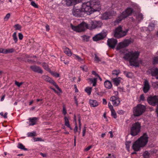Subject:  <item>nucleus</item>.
Wrapping results in <instances>:
<instances>
[{
	"label": "nucleus",
	"mask_w": 158,
	"mask_h": 158,
	"mask_svg": "<svg viewBox=\"0 0 158 158\" xmlns=\"http://www.w3.org/2000/svg\"><path fill=\"white\" fill-rule=\"evenodd\" d=\"M5 48H0V53L5 54Z\"/></svg>",
	"instance_id": "nucleus-57"
},
{
	"label": "nucleus",
	"mask_w": 158,
	"mask_h": 158,
	"mask_svg": "<svg viewBox=\"0 0 158 158\" xmlns=\"http://www.w3.org/2000/svg\"><path fill=\"white\" fill-rule=\"evenodd\" d=\"M42 78L46 81L52 84L59 91V93L61 92V90L59 87L56 85L54 81L50 77L44 75L42 76Z\"/></svg>",
	"instance_id": "nucleus-12"
},
{
	"label": "nucleus",
	"mask_w": 158,
	"mask_h": 158,
	"mask_svg": "<svg viewBox=\"0 0 158 158\" xmlns=\"http://www.w3.org/2000/svg\"><path fill=\"white\" fill-rule=\"evenodd\" d=\"M149 154L150 153L148 151H146L144 152L143 154V156L145 158H148L149 157Z\"/></svg>",
	"instance_id": "nucleus-41"
},
{
	"label": "nucleus",
	"mask_w": 158,
	"mask_h": 158,
	"mask_svg": "<svg viewBox=\"0 0 158 158\" xmlns=\"http://www.w3.org/2000/svg\"><path fill=\"white\" fill-rule=\"evenodd\" d=\"M120 73L119 70H114L112 72V74L113 76H118Z\"/></svg>",
	"instance_id": "nucleus-36"
},
{
	"label": "nucleus",
	"mask_w": 158,
	"mask_h": 158,
	"mask_svg": "<svg viewBox=\"0 0 158 158\" xmlns=\"http://www.w3.org/2000/svg\"><path fill=\"white\" fill-rule=\"evenodd\" d=\"M139 54L138 51H131L126 53L123 58L129 61L131 65L138 67L140 63L138 59Z\"/></svg>",
	"instance_id": "nucleus-2"
},
{
	"label": "nucleus",
	"mask_w": 158,
	"mask_h": 158,
	"mask_svg": "<svg viewBox=\"0 0 158 158\" xmlns=\"http://www.w3.org/2000/svg\"><path fill=\"white\" fill-rule=\"evenodd\" d=\"M81 8L83 14L89 15L93 13L90 2L83 3L81 6Z\"/></svg>",
	"instance_id": "nucleus-5"
},
{
	"label": "nucleus",
	"mask_w": 158,
	"mask_h": 158,
	"mask_svg": "<svg viewBox=\"0 0 158 158\" xmlns=\"http://www.w3.org/2000/svg\"><path fill=\"white\" fill-rule=\"evenodd\" d=\"M15 51V49L13 48H5V54L12 53Z\"/></svg>",
	"instance_id": "nucleus-29"
},
{
	"label": "nucleus",
	"mask_w": 158,
	"mask_h": 158,
	"mask_svg": "<svg viewBox=\"0 0 158 158\" xmlns=\"http://www.w3.org/2000/svg\"><path fill=\"white\" fill-rule=\"evenodd\" d=\"M124 73L126 76L129 78L133 76L132 73L131 72H124Z\"/></svg>",
	"instance_id": "nucleus-40"
},
{
	"label": "nucleus",
	"mask_w": 158,
	"mask_h": 158,
	"mask_svg": "<svg viewBox=\"0 0 158 158\" xmlns=\"http://www.w3.org/2000/svg\"><path fill=\"white\" fill-rule=\"evenodd\" d=\"M41 138H33L32 140L34 142L39 141L41 140Z\"/></svg>",
	"instance_id": "nucleus-52"
},
{
	"label": "nucleus",
	"mask_w": 158,
	"mask_h": 158,
	"mask_svg": "<svg viewBox=\"0 0 158 158\" xmlns=\"http://www.w3.org/2000/svg\"><path fill=\"white\" fill-rule=\"evenodd\" d=\"M108 106L109 109L110 110L114 109L113 107V106L111 105V103L110 102H109L108 103Z\"/></svg>",
	"instance_id": "nucleus-56"
},
{
	"label": "nucleus",
	"mask_w": 158,
	"mask_h": 158,
	"mask_svg": "<svg viewBox=\"0 0 158 158\" xmlns=\"http://www.w3.org/2000/svg\"><path fill=\"white\" fill-rule=\"evenodd\" d=\"M102 101H103V104L105 105H106L107 104V102L106 99H102Z\"/></svg>",
	"instance_id": "nucleus-62"
},
{
	"label": "nucleus",
	"mask_w": 158,
	"mask_h": 158,
	"mask_svg": "<svg viewBox=\"0 0 158 158\" xmlns=\"http://www.w3.org/2000/svg\"><path fill=\"white\" fill-rule=\"evenodd\" d=\"M145 109L144 106L141 104L138 105L133 108V113L134 116H138L141 115Z\"/></svg>",
	"instance_id": "nucleus-7"
},
{
	"label": "nucleus",
	"mask_w": 158,
	"mask_h": 158,
	"mask_svg": "<svg viewBox=\"0 0 158 158\" xmlns=\"http://www.w3.org/2000/svg\"><path fill=\"white\" fill-rule=\"evenodd\" d=\"M131 43L130 40H125L119 43L117 45L116 49L119 50L122 48H124L128 46Z\"/></svg>",
	"instance_id": "nucleus-11"
},
{
	"label": "nucleus",
	"mask_w": 158,
	"mask_h": 158,
	"mask_svg": "<svg viewBox=\"0 0 158 158\" xmlns=\"http://www.w3.org/2000/svg\"><path fill=\"white\" fill-rule=\"evenodd\" d=\"M23 84V82H19L16 81H15V84L18 87H19L21 85Z\"/></svg>",
	"instance_id": "nucleus-51"
},
{
	"label": "nucleus",
	"mask_w": 158,
	"mask_h": 158,
	"mask_svg": "<svg viewBox=\"0 0 158 158\" xmlns=\"http://www.w3.org/2000/svg\"><path fill=\"white\" fill-rule=\"evenodd\" d=\"M140 101H144L145 100V98L143 94L141 95L140 97Z\"/></svg>",
	"instance_id": "nucleus-59"
},
{
	"label": "nucleus",
	"mask_w": 158,
	"mask_h": 158,
	"mask_svg": "<svg viewBox=\"0 0 158 158\" xmlns=\"http://www.w3.org/2000/svg\"><path fill=\"white\" fill-rule=\"evenodd\" d=\"M79 134H80L81 133V120L80 119H79Z\"/></svg>",
	"instance_id": "nucleus-55"
},
{
	"label": "nucleus",
	"mask_w": 158,
	"mask_h": 158,
	"mask_svg": "<svg viewBox=\"0 0 158 158\" xmlns=\"http://www.w3.org/2000/svg\"><path fill=\"white\" fill-rule=\"evenodd\" d=\"M143 84V91L144 93H146L150 89V87L149 83L148 80H145Z\"/></svg>",
	"instance_id": "nucleus-17"
},
{
	"label": "nucleus",
	"mask_w": 158,
	"mask_h": 158,
	"mask_svg": "<svg viewBox=\"0 0 158 158\" xmlns=\"http://www.w3.org/2000/svg\"><path fill=\"white\" fill-rule=\"evenodd\" d=\"M28 120L29 121L27 122V123L29 124V126H33L36 124L38 120V118L36 117L29 118Z\"/></svg>",
	"instance_id": "nucleus-19"
},
{
	"label": "nucleus",
	"mask_w": 158,
	"mask_h": 158,
	"mask_svg": "<svg viewBox=\"0 0 158 158\" xmlns=\"http://www.w3.org/2000/svg\"><path fill=\"white\" fill-rule=\"evenodd\" d=\"M62 113L64 115H65L67 114V111L65 106L64 105L63 106Z\"/></svg>",
	"instance_id": "nucleus-48"
},
{
	"label": "nucleus",
	"mask_w": 158,
	"mask_h": 158,
	"mask_svg": "<svg viewBox=\"0 0 158 158\" xmlns=\"http://www.w3.org/2000/svg\"><path fill=\"white\" fill-rule=\"evenodd\" d=\"M130 143L131 142L130 141L126 142L125 143L126 148L128 150H129Z\"/></svg>",
	"instance_id": "nucleus-44"
},
{
	"label": "nucleus",
	"mask_w": 158,
	"mask_h": 158,
	"mask_svg": "<svg viewBox=\"0 0 158 158\" xmlns=\"http://www.w3.org/2000/svg\"><path fill=\"white\" fill-rule=\"evenodd\" d=\"M12 37L15 43H17L18 41V38L17 36V33L16 32H15L13 34Z\"/></svg>",
	"instance_id": "nucleus-37"
},
{
	"label": "nucleus",
	"mask_w": 158,
	"mask_h": 158,
	"mask_svg": "<svg viewBox=\"0 0 158 158\" xmlns=\"http://www.w3.org/2000/svg\"><path fill=\"white\" fill-rule=\"evenodd\" d=\"M152 85L154 88H156L157 87V86L158 85V82H152Z\"/></svg>",
	"instance_id": "nucleus-50"
},
{
	"label": "nucleus",
	"mask_w": 158,
	"mask_h": 158,
	"mask_svg": "<svg viewBox=\"0 0 158 158\" xmlns=\"http://www.w3.org/2000/svg\"><path fill=\"white\" fill-rule=\"evenodd\" d=\"M89 23L88 24L83 22L77 26H74L71 24V27L74 31L80 32L84 31L86 28L92 30L97 27H101L102 25V23L100 21L90 20Z\"/></svg>",
	"instance_id": "nucleus-1"
},
{
	"label": "nucleus",
	"mask_w": 158,
	"mask_h": 158,
	"mask_svg": "<svg viewBox=\"0 0 158 158\" xmlns=\"http://www.w3.org/2000/svg\"><path fill=\"white\" fill-rule=\"evenodd\" d=\"M23 37V35L22 33H19V40H22Z\"/></svg>",
	"instance_id": "nucleus-58"
},
{
	"label": "nucleus",
	"mask_w": 158,
	"mask_h": 158,
	"mask_svg": "<svg viewBox=\"0 0 158 158\" xmlns=\"http://www.w3.org/2000/svg\"><path fill=\"white\" fill-rule=\"evenodd\" d=\"M148 103L152 106L158 105V96H150L148 98Z\"/></svg>",
	"instance_id": "nucleus-10"
},
{
	"label": "nucleus",
	"mask_w": 158,
	"mask_h": 158,
	"mask_svg": "<svg viewBox=\"0 0 158 158\" xmlns=\"http://www.w3.org/2000/svg\"><path fill=\"white\" fill-rule=\"evenodd\" d=\"M113 15L110 12H106L103 13L102 16L103 19H107L110 18V16Z\"/></svg>",
	"instance_id": "nucleus-20"
},
{
	"label": "nucleus",
	"mask_w": 158,
	"mask_h": 158,
	"mask_svg": "<svg viewBox=\"0 0 158 158\" xmlns=\"http://www.w3.org/2000/svg\"><path fill=\"white\" fill-rule=\"evenodd\" d=\"M141 124L139 122L133 124L131 128V134L133 136H135L138 134L140 131Z\"/></svg>",
	"instance_id": "nucleus-8"
},
{
	"label": "nucleus",
	"mask_w": 158,
	"mask_h": 158,
	"mask_svg": "<svg viewBox=\"0 0 158 158\" xmlns=\"http://www.w3.org/2000/svg\"><path fill=\"white\" fill-rule=\"evenodd\" d=\"M91 148L92 146H88L85 149V150L86 151H88L89 150L90 148Z\"/></svg>",
	"instance_id": "nucleus-63"
},
{
	"label": "nucleus",
	"mask_w": 158,
	"mask_h": 158,
	"mask_svg": "<svg viewBox=\"0 0 158 158\" xmlns=\"http://www.w3.org/2000/svg\"><path fill=\"white\" fill-rule=\"evenodd\" d=\"M77 130H78V127L77 125V123H76L74 129V132L75 134H76L77 132Z\"/></svg>",
	"instance_id": "nucleus-54"
},
{
	"label": "nucleus",
	"mask_w": 158,
	"mask_h": 158,
	"mask_svg": "<svg viewBox=\"0 0 158 158\" xmlns=\"http://www.w3.org/2000/svg\"><path fill=\"white\" fill-rule=\"evenodd\" d=\"M17 147L22 150H23L24 151H27V149L25 148V146L21 143H19L17 145Z\"/></svg>",
	"instance_id": "nucleus-31"
},
{
	"label": "nucleus",
	"mask_w": 158,
	"mask_h": 158,
	"mask_svg": "<svg viewBox=\"0 0 158 158\" xmlns=\"http://www.w3.org/2000/svg\"><path fill=\"white\" fill-rule=\"evenodd\" d=\"M30 68L34 72L38 73H42L43 71L40 68L36 65L31 66Z\"/></svg>",
	"instance_id": "nucleus-18"
},
{
	"label": "nucleus",
	"mask_w": 158,
	"mask_h": 158,
	"mask_svg": "<svg viewBox=\"0 0 158 158\" xmlns=\"http://www.w3.org/2000/svg\"><path fill=\"white\" fill-rule=\"evenodd\" d=\"M31 5L35 8H37L38 7L37 4L34 1L31 2Z\"/></svg>",
	"instance_id": "nucleus-49"
},
{
	"label": "nucleus",
	"mask_w": 158,
	"mask_h": 158,
	"mask_svg": "<svg viewBox=\"0 0 158 158\" xmlns=\"http://www.w3.org/2000/svg\"><path fill=\"white\" fill-rule=\"evenodd\" d=\"M14 27L15 28V30H19L20 31L22 27L21 25L19 24H16L14 26Z\"/></svg>",
	"instance_id": "nucleus-39"
},
{
	"label": "nucleus",
	"mask_w": 158,
	"mask_h": 158,
	"mask_svg": "<svg viewBox=\"0 0 158 158\" xmlns=\"http://www.w3.org/2000/svg\"><path fill=\"white\" fill-rule=\"evenodd\" d=\"M153 64H156L158 63V57H155L153 58Z\"/></svg>",
	"instance_id": "nucleus-46"
},
{
	"label": "nucleus",
	"mask_w": 158,
	"mask_h": 158,
	"mask_svg": "<svg viewBox=\"0 0 158 158\" xmlns=\"http://www.w3.org/2000/svg\"><path fill=\"white\" fill-rule=\"evenodd\" d=\"M92 88L90 87H87L85 89V91L87 93L88 95L91 94Z\"/></svg>",
	"instance_id": "nucleus-33"
},
{
	"label": "nucleus",
	"mask_w": 158,
	"mask_h": 158,
	"mask_svg": "<svg viewBox=\"0 0 158 158\" xmlns=\"http://www.w3.org/2000/svg\"><path fill=\"white\" fill-rule=\"evenodd\" d=\"M73 57L75 59L77 60L78 61L81 63L84 62V59L81 58L78 56L75 55L73 54L72 55Z\"/></svg>",
	"instance_id": "nucleus-26"
},
{
	"label": "nucleus",
	"mask_w": 158,
	"mask_h": 158,
	"mask_svg": "<svg viewBox=\"0 0 158 158\" xmlns=\"http://www.w3.org/2000/svg\"><path fill=\"white\" fill-rule=\"evenodd\" d=\"M117 41L116 39L112 38L109 39L107 40V43L109 47L113 48H114L116 45L117 44Z\"/></svg>",
	"instance_id": "nucleus-15"
},
{
	"label": "nucleus",
	"mask_w": 158,
	"mask_h": 158,
	"mask_svg": "<svg viewBox=\"0 0 158 158\" xmlns=\"http://www.w3.org/2000/svg\"><path fill=\"white\" fill-rule=\"evenodd\" d=\"M45 27L46 28V30L47 31H48L49 30V27L48 25L47 24L45 26Z\"/></svg>",
	"instance_id": "nucleus-64"
},
{
	"label": "nucleus",
	"mask_w": 158,
	"mask_h": 158,
	"mask_svg": "<svg viewBox=\"0 0 158 158\" xmlns=\"http://www.w3.org/2000/svg\"><path fill=\"white\" fill-rule=\"evenodd\" d=\"M110 100L112 102L114 106H118L120 103L119 99L117 96H112L111 97Z\"/></svg>",
	"instance_id": "nucleus-16"
},
{
	"label": "nucleus",
	"mask_w": 158,
	"mask_h": 158,
	"mask_svg": "<svg viewBox=\"0 0 158 158\" xmlns=\"http://www.w3.org/2000/svg\"><path fill=\"white\" fill-rule=\"evenodd\" d=\"M49 72L53 76L56 77H60L59 74L56 72L52 71L51 70L49 71Z\"/></svg>",
	"instance_id": "nucleus-34"
},
{
	"label": "nucleus",
	"mask_w": 158,
	"mask_h": 158,
	"mask_svg": "<svg viewBox=\"0 0 158 158\" xmlns=\"http://www.w3.org/2000/svg\"><path fill=\"white\" fill-rule=\"evenodd\" d=\"M64 124L67 127H70V124L69 120V118L66 116H65L64 118Z\"/></svg>",
	"instance_id": "nucleus-30"
},
{
	"label": "nucleus",
	"mask_w": 158,
	"mask_h": 158,
	"mask_svg": "<svg viewBox=\"0 0 158 158\" xmlns=\"http://www.w3.org/2000/svg\"><path fill=\"white\" fill-rule=\"evenodd\" d=\"M83 40L85 41H87L89 39V37L86 35H83L82 36Z\"/></svg>",
	"instance_id": "nucleus-53"
},
{
	"label": "nucleus",
	"mask_w": 158,
	"mask_h": 158,
	"mask_svg": "<svg viewBox=\"0 0 158 158\" xmlns=\"http://www.w3.org/2000/svg\"><path fill=\"white\" fill-rule=\"evenodd\" d=\"M148 137L146 133H144L133 144L132 148L135 151H139L141 147L145 146L148 142Z\"/></svg>",
	"instance_id": "nucleus-3"
},
{
	"label": "nucleus",
	"mask_w": 158,
	"mask_h": 158,
	"mask_svg": "<svg viewBox=\"0 0 158 158\" xmlns=\"http://www.w3.org/2000/svg\"><path fill=\"white\" fill-rule=\"evenodd\" d=\"M10 16V13H8L6 15V16L4 18V19L5 21H7L9 19V18Z\"/></svg>",
	"instance_id": "nucleus-47"
},
{
	"label": "nucleus",
	"mask_w": 158,
	"mask_h": 158,
	"mask_svg": "<svg viewBox=\"0 0 158 158\" xmlns=\"http://www.w3.org/2000/svg\"><path fill=\"white\" fill-rule=\"evenodd\" d=\"M63 49L64 52L68 56H71L72 55V52L68 48L64 47H63Z\"/></svg>",
	"instance_id": "nucleus-23"
},
{
	"label": "nucleus",
	"mask_w": 158,
	"mask_h": 158,
	"mask_svg": "<svg viewBox=\"0 0 158 158\" xmlns=\"http://www.w3.org/2000/svg\"><path fill=\"white\" fill-rule=\"evenodd\" d=\"M106 33L105 31H102L93 37V40L94 41H97L103 39L106 35Z\"/></svg>",
	"instance_id": "nucleus-14"
},
{
	"label": "nucleus",
	"mask_w": 158,
	"mask_h": 158,
	"mask_svg": "<svg viewBox=\"0 0 158 158\" xmlns=\"http://www.w3.org/2000/svg\"><path fill=\"white\" fill-rule=\"evenodd\" d=\"M128 29L122 30V27L119 26L115 28L114 31V36L117 38H120L125 36L127 34Z\"/></svg>",
	"instance_id": "nucleus-4"
},
{
	"label": "nucleus",
	"mask_w": 158,
	"mask_h": 158,
	"mask_svg": "<svg viewBox=\"0 0 158 158\" xmlns=\"http://www.w3.org/2000/svg\"><path fill=\"white\" fill-rule=\"evenodd\" d=\"M111 115L114 118H116L117 117L116 114L114 109L111 110Z\"/></svg>",
	"instance_id": "nucleus-43"
},
{
	"label": "nucleus",
	"mask_w": 158,
	"mask_h": 158,
	"mask_svg": "<svg viewBox=\"0 0 158 158\" xmlns=\"http://www.w3.org/2000/svg\"><path fill=\"white\" fill-rule=\"evenodd\" d=\"M42 66L46 70L49 71L50 70L49 69L48 67V66L47 64L45 63H44L42 64Z\"/></svg>",
	"instance_id": "nucleus-35"
},
{
	"label": "nucleus",
	"mask_w": 158,
	"mask_h": 158,
	"mask_svg": "<svg viewBox=\"0 0 158 158\" xmlns=\"http://www.w3.org/2000/svg\"><path fill=\"white\" fill-rule=\"evenodd\" d=\"M35 132H32L27 133V135L28 137H32L35 136Z\"/></svg>",
	"instance_id": "nucleus-42"
},
{
	"label": "nucleus",
	"mask_w": 158,
	"mask_h": 158,
	"mask_svg": "<svg viewBox=\"0 0 158 158\" xmlns=\"http://www.w3.org/2000/svg\"><path fill=\"white\" fill-rule=\"evenodd\" d=\"M92 6L93 13L99 11L101 9V5L100 2L98 0H91L90 1Z\"/></svg>",
	"instance_id": "nucleus-9"
},
{
	"label": "nucleus",
	"mask_w": 158,
	"mask_h": 158,
	"mask_svg": "<svg viewBox=\"0 0 158 158\" xmlns=\"http://www.w3.org/2000/svg\"><path fill=\"white\" fill-rule=\"evenodd\" d=\"M155 24L152 23H150L148 26V29L149 31H151L154 29Z\"/></svg>",
	"instance_id": "nucleus-32"
},
{
	"label": "nucleus",
	"mask_w": 158,
	"mask_h": 158,
	"mask_svg": "<svg viewBox=\"0 0 158 158\" xmlns=\"http://www.w3.org/2000/svg\"><path fill=\"white\" fill-rule=\"evenodd\" d=\"M136 17L137 20L139 22H140L143 19V15L142 14L138 13L136 15Z\"/></svg>",
	"instance_id": "nucleus-28"
},
{
	"label": "nucleus",
	"mask_w": 158,
	"mask_h": 158,
	"mask_svg": "<svg viewBox=\"0 0 158 158\" xmlns=\"http://www.w3.org/2000/svg\"><path fill=\"white\" fill-rule=\"evenodd\" d=\"M92 74L94 75H95V76L98 77H99V75L97 74L96 72L94 71H93L92 72Z\"/></svg>",
	"instance_id": "nucleus-61"
},
{
	"label": "nucleus",
	"mask_w": 158,
	"mask_h": 158,
	"mask_svg": "<svg viewBox=\"0 0 158 158\" xmlns=\"http://www.w3.org/2000/svg\"><path fill=\"white\" fill-rule=\"evenodd\" d=\"M133 11L132 8H128L125 11L123 12L122 14L118 16V19L115 21V22L119 23L123 19L127 18L128 16L131 15Z\"/></svg>",
	"instance_id": "nucleus-6"
},
{
	"label": "nucleus",
	"mask_w": 158,
	"mask_h": 158,
	"mask_svg": "<svg viewBox=\"0 0 158 158\" xmlns=\"http://www.w3.org/2000/svg\"><path fill=\"white\" fill-rule=\"evenodd\" d=\"M121 79V78L120 77H119L118 78H114L112 80L114 82V84L115 85L118 86L119 84Z\"/></svg>",
	"instance_id": "nucleus-25"
},
{
	"label": "nucleus",
	"mask_w": 158,
	"mask_h": 158,
	"mask_svg": "<svg viewBox=\"0 0 158 158\" xmlns=\"http://www.w3.org/2000/svg\"><path fill=\"white\" fill-rule=\"evenodd\" d=\"M104 84L106 88L110 89L112 87V85L111 82L108 80L105 81Z\"/></svg>",
	"instance_id": "nucleus-27"
},
{
	"label": "nucleus",
	"mask_w": 158,
	"mask_h": 158,
	"mask_svg": "<svg viewBox=\"0 0 158 158\" xmlns=\"http://www.w3.org/2000/svg\"><path fill=\"white\" fill-rule=\"evenodd\" d=\"M151 74L152 76H156V78L158 79V69L153 68L151 70Z\"/></svg>",
	"instance_id": "nucleus-21"
},
{
	"label": "nucleus",
	"mask_w": 158,
	"mask_h": 158,
	"mask_svg": "<svg viewBox=\"0 0 158 158\" xmlns=\"http://www.w3.org/2000/svg\"><path fill=\"white\" fill-rule=\"evenodd\" d=\"M64 1L68 6L73 5L77 3L75 0H64Z\"/></svg>",
	"instance_id": "nucleus-22"
},
{
	"label": "nucleus",
	"mask_w": 158,
	"mask_h": 158,
	"mask_svg": "<svg viewBox=\"0 0 158 158\" xmlns=\"http://www.w3.org/2000/svg\"><path fill=\"white\" fill-rule=\"evenodd\" d=\"M89 103L90 106L93 107L97 106L98 105V102L96 100H90Z\"/></svg>",
	"instance_id": "nucleus-24"
},
{
	"label": "nucleus",
	"mask_w": 158,
	"mask_h": 158,
	"mask_svg": "<svg viewBox=\"0 0 158 158\" xmlns=\"http://www.w3.org/2000/svg\"><path fill=\"white\" fill-rule=\"evenodd\" d=\"M97 79L96 78H90L89 79L90 81L93 83V86H95L96 85L97 82Z\"/></svg>",
	"instance_id": "nucleus-38"
},
{
	"label": "nucleus",
	"mask_w": 158,
	"mask_h": 158,
	"mask_svg": "<svg viewBox=\"0 0 158 158\" xmlns=\"http://www.w3.org/2000/svg\"><path fill=\"white\" fill-rule=\"evenodd\" d=\"M81 8H78L77 7H74L73 10V15L77 17H82L83 15V13Z\"/></svg>",
	"instance_id": "nucleus-13"
},
{
	"label": "nucleus",
	"mask_w": 158,
	"mask_h": 158,
	"mask_svg": "<svg viewBox=\"0 0 158 158\" xmlns=\"http://www.w3.org/2000/svg\"><path fill=\"white\" fill-rule=\"evenodd\" d=\"M86 131V128L85 127H84V128L83 129V134L82 136H85V132Z\"/></svg>",
	"instance_id": "nucleus-60"
},
{
	"label": "nucleus",
	"mask_w": 158,
	"mask_h": 158,
	"mask_svg": "<svg viewBox=\"0 0 158 158\" xmlns=\"http://www.w3.org/2000/svg\"><path fill=\"white\" fill-rule=\"evenodd\" d=\"M95 61H96L97 62H98L101 61V60L100 58L98 57V56L96 54H95Z\"/></svg>",
	"instance_id": "nucleus-45"
}]
</instances>
